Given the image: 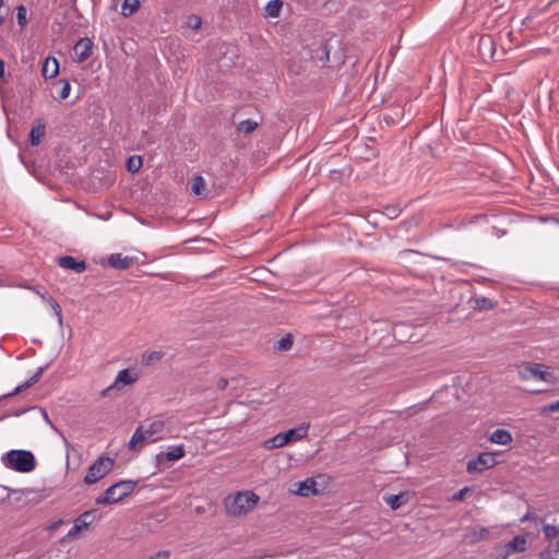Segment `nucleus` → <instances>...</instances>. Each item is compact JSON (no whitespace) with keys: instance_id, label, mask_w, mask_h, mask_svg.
Masks as SVG:
<instances>
[{"instance_id":"1","label":"nucleus","mask_w":559,"mask_h":559,"mask_svg":"<svg viewBox=\"0 0 559 559\" xmlns=\"http://www.w3.org/2000/svg\"><path fill=\"white\" fill-rule=\"evenodd\" d=\"M1 463L19 473H31L36 467L35 455L28 450H10L2 454Z\"/></svg>"},{"instance_id":"2","label":"nucleus","mask_w":559,"mask_h":559,"mask_svg":"<svg viewBox=\"0 0 559 559\" xmlns=\"http://www.w3.org/2000/svg\"><path fill=\"white\" fill-rule=\"evenodd\" d=\"M258 501L259 496L254 492L243 491L234 496H228L225 499L224 504L228 514L239 516L253 510Z\"/></svg>"},{"instance_id":"3","label":"nucleus","mask_w":559,"mask_h":559,"mask_svg":"<svg viewBox=\"0 0 559 559\" xmlns=\"http://www.w3.org/2000/svg\"><path fill=\"white\" fill-rule=\"evenodd\" d=\"M136 487V481L120 480L105 490V492L95 499L96 504L108 506L120 502L131 495Z\"/></svg>"},{"instance_id":"4","label":"nucleus","mask_w":559,"mask_h":559,"mask_svg":"<svg viewBox=\"0 0 559 559\" xmlns=\"http://www.w3.org/2000/svg\"><path fill=\"white\" fill-rule=\"evenodd\" d=\"M148 442H156L167 438L171 429L163 416H155L140 425Z\"/></svg>"},{"instance_id":"5","label":"nucleus","mask_w":559,"mask_h":559,"mask_svg":"<svg viewBox=\"0 0 559 559\" xmlns=\"http://www.w3.org/2000/svg\"><path fill=\"white\" fill-rule=\"evenodd\" d=\"M115 466V460L109 456H99L88 467L87 473L84 477L86 485H93L98 480L103 479L107 474L111 472Z\"/></svg>"},{"instance_id":"6","label":"nucleus","mask_w":559,"mask_h":559,"mask_svg":"<svg viewBox=\"0 0 559 559\" xmlns=\"http://www.w3.org/2000/svg\"><path fill=\"white\" fill-rule=\"evenodd\" d=\"M520 377L523 380H542L549 383H555L556 377L548 371V367L543 364H525L520 367Z\"/></svg>"},{"instance_id":"7","label":"nucleus","mask_w":559,"mask_h":559,"mask_svg":"<svg viewBox=\"0 0 559 559\" xmlns=\"http://www.w3.org/2000/svg\"><path fill=\"white\" fill-rule=\"evenodd\" d=\"M139 372L134 369H122L116 376L114 382L106 389L103 390L102 395L108 396L110 391H120L127 385H131L139 380Z\"/></svg>"},{"instance_id":"8","label":"nucleus","mask_w":559,"mask_h":559,"mask_svg":"<svg viewBox=\"0 0 559 559\" xmlns=\"http://www.w3.org/2000/svg\"><path fill=\"white\" fill-rule=\"evenodd\" d=\"M497 465V460L493 453L484 452L478 454L475 459L468 461L467 472L469 474L481 473L486 469L492 468Z\"/></svg>"},{"instance_id":"9","label":"nucleus","mask_w":559,"mask_h":559,"mask_svg":"<svg viewBox=\"0 0 559 559\" xmlns=\"http://www.w3.org/2000/svg\"><path fill=\"white\" fill-rule=\"evenodd\" d=\"M314 478H307L302 481L295 483L296 489H292V492L301 497H310L320 493V489L317 487Z\"/></svg>"},{"instance_id":"10","label":"nucleus","mask_w":559,"mask_h":559,"mask_svg":"<svg viewBox=\"0 0 559 559\" xmlns=\"http://www.w3.org/2000/svg\"><path fill=\"white\" fill-rule=\"evenodd\" d=\"M526 549V538L523 535H516L512 540L508 542L503 546V552L501 554L502 559H507L509 556L515 552H523Z\"/></svg>"},{"instance_id":"11","label":"nucleus","mask_w":559,"mask_h":559,"mask_svg":"<svg viewBox=\"0 0 559 559\" xmlns=\"http://www.w3.org/2000/svg\"><path fill=\"white\" fill-rule=\"evenodd\" d=\"M135 257L123 255L121 253H114L108 258V264L116 270H127L135 264Z\"/></svg>"},{"instance_id":"12","label":"nucleus","mask_w":559,"mask_h":559,"mask_svg":"<svg viewBox=\"0 0 559 559\" xmlns=\"http://www.w3.org/2000/svg\"><path fill=\"white\" fill-rule=\"evenodd\" d=\"M47 367H48V365L39 367L36 370V372L27 381H25L23 384L16 386L12 392L1 395L0 400H2L4 397L17 395L22 391H24V390L31 388L32 385H34L35 383H37L39 381V379L41 378L43 373L45 372V370L47 369Z\"/></svg>"},{"instance_id":"13","label":"nucleus","mask_w":559,"mask_h":559,"mask_svg":"<svg viewBox=\"0 0 559 559\" xmlns=\"http://www.w3.org/2000/svg\"><path fill=\"white\" fill-rule=\"evenodd\" d=\"M93 513L94 511H86L82 513L78 519H75L73 526L68 532V537H74L82 530L87 528L90 524L93 522Z\"/></svg>"},{"instance_id":"14","label":"nucleus","mask_w":559,"mask_h":559,"mask_svg":"<svg viewBox=\"0 0 559 559\" xmlns=\"http://www.w3.org/2000/svg\"><path fill=\"white\" fill-rule=\"evenodd\" d=\"M93 43L90 38L84 37L81 38L75 45H74V55L76 57V60L79 62L85 61L90 58L92 53Z\"/></svg>"},{"instance_id":"15","label":"nucleus","mask_w":559,"mask_h":559,"mask_svg":"<svg viewBox=\"0 0 559 559\" xmlns=\"http://www.w3.org/2000/svg\"><path fill=\"white\" fill-rule=\"evenodd\" d=\"M58 264L62 269L73 270L76 273H83L86 270V263L83 260H76L71 255L59 258Z\"/></svg>"},{"instance_id":"16","label":"nucleus","mask_w":559,"mask_h":559,"mask_svg":"<svg viewBox=\"0 0 559 559\" xmlns=\"http://www.w3.org/2000/svg\"><path fill=\"white\" fill-rule=\"evenodd\" d=\"M309 427V424H301L298 427L288 429L287 431L284 432L285 442L289 443L290 441L304 439L308 435Z\"/></svg>"},{"instance_id":"17","label":"nucleus","mask_w":559,"mask_h":559,"mask_svg":"<svg viewBox=\"0 0 559 559\" xmlns=\"http://www.w3.org/2000/svg\"><path fill=\"white\" fill-rule=\"evenodd\" d=\"M185 453H186V451H185L183 444H179V445L170 447L167 452H160L159 454H157L156 459L157 460L166 459L168 461L175 462V461H178L181 457H183Z\"/></svg>"},{"instance_id":"18","label":"nucleus","mask_w":559,"mask_h":559,"mask_svg":"<svg viewBox=\"0 0 559 559\" xmlns=\"http://www.w3.org/2000/svg\"><path fill=\"white\" fill-rule=\"evenodd\" d=\"M191 192L194 195L201 197V198H207L210 194L209 189L206 188V182L202 176H195L192 179L191 183Z\"/></svg>"},{"instance_id":"19","label":"nucleus","mask_w":559,"mask_h":559,"mask_svg":"<svg viewBox=\"0 0 559 559\" xmlns=\"http://www.w3.org/2000/svg\"><path fill=\"white\" fill-rule=\"evenodd\" d=\"M43 75L46 79H52L59 73V62L56 58L48 57L41 69Z\"/></svg>"},{"instance_id":"20","label":"nucleus","mask_w":559,"mask_h":559,"mask_svg":"<svg viewBox=\"0 0 559 559\" xmlns=\"http://www.w3.org/2000/svg\"><path fill=\"white\" fill-rule=\"evenodd\" d=\"M383 500L392 510H397L407 502V496L405 492L385 495L383 496Z\"/></svg>"},{"instance_id":"21","label":"nucleus","mask_w":559,"mask_h":559,"mask_svg":"<svg viewBox=\"0 0 559 559\" xmlns=\"http://www.w3.org/2000/svg\"><path fill=\"white\" fill-rule=\"evenodd\" d=\"M489 440L492 443L500 444V445H507L512 441L511 433L506 429H496Z\"/></svg>"},{"instance_id":"22","label":"nucleus","mask_w":559,"mask_h":559,"mask_svg":"<svg viewBox=\"0 0 559 559\" xmlns=\"http://www.w3.org/2000/svg\"><path fill=\"white\" fill-rule=\"evenodd\" d=\"M282 7L283 2L281 0L270 1L264 8L265 16L278 17L281 14Z\"/></svg>"},{"instance_id":"23","label":"nucleus","mask_w":559,"mask_h":559,"mask_svg":"<svg viewBox=\"0 0 559 559\" xmlns=\"http://www.w3.org/2000/svg\"><path fill=\"white\" fill-rule=\"evenodd\" d=\"M284 432H280L272 438L267 439L264 443L265 449L273 450L286 445Z\"/></svg>"},{"instance_id":"24","label":"nucleus","mask_w":559,"mask_h":559,"mask_svg":"<svg viewBox=\"0 0 559 559\" xmlns=\"http://www.w3.org/2000/svg\"><path fill=\"white\" fill-rule=\"evenodd\" d=\"M43 300L46 301L51 307L53 313L58 319L59 324L61 325L63 318L60 305L49 294H45L43 296Z\"/></svg>"},{"instance_id":"25","label":"nucleus","mask_w":559,"mask_h":559,"mask_svg":"<svg viewBox=\"0 0 559 559\" xmlns=\"http://www.w3.org/2000/svg\"><path fill=\"white\" fill-rule=\"evenodd\" d=\"M140 7L139 0H124L121 7L123 16H131Z\"/></svg>"},{"instance_id":"26","label":"nucleus","mask_w":559,"mask_h":559,"mask_svg":"<svg viewBox=\"0 0 559 559\" xmlns=\"http://www.w3.org/2000/svg\"><path fill=\"white\" fill-rule=\"evenodd\" d=\"M147 441L146 437L143 433V429L139 426L133 432L131 439L129 440L128 448L130 450H134L139 443Z\"/></svg>"},{"instance_id":"27","label":"nucleus","mask_w":559,"mask_h":559,"mask_svg":"<svg viewBox=\"0 0 559 559\" xmlns=\"http://www.w3.org/2000/svg\"><path fill=\"white\" fill-rule=\"evenodd\" d=\"M45 134V126L38 124L36 127H33L29 133V142L32 145H38L40 142V139Z\"/></svg>"},{"instance_id":"28","label":"nucleus","mask_w":559,"mask_h":559,"mask_svg":"<svg viewBox=\"0 0 559 559\" xmlns=\"http://www.w3.org/2000/svg\"><path fill=\"white\" fill-rule=\"evenodd\" d=\"M258 127V122L257 121H253L251 119H246V120H242L238 123L237 126V130L239 132H242V133H250L252 132L253 130H255Z\"/></svg>"},{"instance_id":"29","label":"nucleus","mask_w":559,"mask_h":559,"mask_svg":"<svg viewBox=\"0 0 559 559\" xmlns=\"http://www.w3.org/2000/svg\"><path fill=\"white\" fill-rule=\"evenodd\" d=\"M293 346V336L290 334H286L281 340H278L275 344V348L280 352H286L290 349Z\"/></svg>"},{"instance_id":"30","label":"nucleus","mask_w":559,"mask_h":559,"mask_svg":"<svg viewBox=\"0 0 559 559\" xmlns=\"http://www.w3.org/2000/svg\"><path fill=\"white\" fill-rule=\"evenodd\" d=\"M162 358H163L162 352L153 350V352L145 353L143 355L142 361H143V364L148 366V365L155 364L156 361L160 360Z\"/></svg>"},{"instance_id":"31","label":"nucleus","mask_w":559,"mask_h":559,"mask_svg":"<svg viewBox=\"0 0 559 559\" xmlns=\"http://www.w3.org/2000/svg\"><path fill=\"white\" fill-rule=\"evenodd\" d=\"M142 166V158L141 156L134 155L131 156L127 162V168L130 173L135 174L139 171V169Z\"/></svg>"},{"instance_id":"32","label":"nucleus","mask_w":559,"mask_h":559,"mask_svg":"<svg viewBox=\"0 0 559 559\" xmlns=\"http://www.w3.org/2000/svg\"><path fill=\"white\" fill-rule=\"evenodd\" d=\"M543 532H544L545 538L551 540V539L556 538L557 535L559 534V526L546 524L543 527Z\"/></svg>"},{"instance_id":"33","label":"nucleus","mask_w":559,"mask_h":559,"mask_svg":"<svg viewBox=\"0 0 559 559\" xmlns=\"http://www.w3.org/2000/svg\"><path fill=\"white\" fill-rule=\"evenodd\" d=\"M26 14H27V12H26V8L24 5L17 7V9H16V20H17V24L21 27H24L27 24Z\"/></svg>"},{"instance_id":"34","label":"nucleus","mask_w":559,"mask_h":559,"mask_svg":"<svg viewBox=\"0 0 559 559\" xmlns=\"http://www.w3.org/2000/svg\"><path fill=\"white\" fill-rule=\"evenodd\" d=\"M558 555H559V542L557 543L556 549L546 548L540 552L539 557H540V559H557Z\"/></svg>"},{"instance_id":"35","label":"nucleus","mask_w":559,"mask_h":559,"mask_svg":"<svg viewBox=\"0 0 559 559\" xmlns=\"http://www.w3.org/2000/svg\"><path fill=\"white\" fill-rule=\"evenodd\" d=\"M59 83H61V88L58 92V97L59 99H66L70 94L71 85L66 80H61Z\"/></svg>"},{"instance_id":"36","label":"nucleus","mask_w":559,"mask_h":559,"mask_svg":"<svg viewBox=\"0 0 559 559\" xmlns=\"http://www.w3.org/2000/svg\"><path fill=\"white\" fill-rule=\"evenodd\" d=\"M488 534H489L488 528L479 527L478 530H474L472 532V539H473V542H478V540L486 538L488 536Z\"/></svg>"},{"instance_id":"37","label":"nucleus","mask_w":559,"mask_h":559,"mask_svg":"<svg viewBox=\"0 0 559 559\" xmlns=\"http://www.w3.org/2000/svg\"><path fill=\"white\" fill-rule=\"evenodd\" d=\"M542 412L543 413H556V412H559V400L556 401V402H552L550 404L545 405L542 408Z\"/></svg>"},{"instance_id":"38","label":"nucleus","mask_w":559,"mask_h":559,"mask_svg":"<svg viewBox=\"0 0 559 559\" xmlns=\"http://www.w3.org/2000/svg\"><path fill=\"white\" fill-rule=\"evenodd\" d=\"M468 491H469V488H468V487H464V488L460 489L459 491H456V492L452 496L451 500H452V501H462V500L465 498V496H466V493H467Z\"/></svg>"},{"instance_id":"39","label":"nucleus","mask_w":559,"mask_h":559,"mask_svg":"<svg viewBox=\"0 0 559 559\" xmlns=\"http://www.w3.org/2000/svg\"><path fill=\"white\" fill-rule=\"evenodd\" d=\"M201 17L199 15L189 16L188 24L191 28L197 29L201 25Z\"/></svg>"},{"instance_id":"40","label":"nucleus","mask_w":559,"mask_h":559,"mask_svg":"<svg viewBox=\"0 0 559 559\" xmlns=\"http://www.w3.org/2000/svg\"><path fill=\"white\" fill-rule=\"evenodd\" d=\"M25 288L37 294L41 299L45 294H48L46 290H41L38 286H24Z\"/></svg>"},{"instance_id":"41","label":"nucleus","mask_w":559,"mask_h":559,"mask_svg":"<svg viewBox=\"0 0 559 559\" xmlns=\"http://www.w3.org/2000/svg\"><path fill=\"white\" fill-rule=\"evenodd\" d=\"M477 304L479 305V307L481 308H491L492 307V304L490 301V299L488 298H481V299H478L477 300Z\"/></svg>"},{"instance_id":"42","label":"nucleus","mask_w":559,"mask_h":559,"mask_svg":"<svg viewBox=\"0 0 559 559\" xmlns=\"http://www.w3.org/2000/svg\"><path fill=\"white\" fill-rule=\"evenodd\" d=\"M228 385V380L225 379V378H221L218 381H217V389L221 390V391H224Z\"/></svg>"},{"instance_id":"43","label":"nucleus","mask_w":559,"mask_h":559,"mask_svg":"<svg viewBox=\"0 0 559 559\" xmlns=\"http://www.w3.org/2000/svg\"><path fill=\"white\" fill-rule=\"evenodd\" d=\"M169 552L167 551H159L155 556L150 557V559H168Z\"/></svg>"},{"instance_id":"44","label":"nucleus","mask_w":559,"mask_h":559,"mask_svg":"<svg viewBox=\"0 0 559 559\" xmlns=\"http://www.w3.org/2000/svg\"><path fill=\"white\" fill-rule=\"evenodd\" d=\"M41 415L44 417V420L53 429H56L55 425L51 423V420L49 419V416L47 414V412L45 409H41Z\"/></svg>"},{"instance_id":"45","label":"nucleus","mask_w":559,"mask_h":559,"mask_svg":"<svg viewBox=\"0 0 559 559\" xmlns=\"http://www.w3.org/2000/svg\"><path fill=\"white\" fill-rule=\"evenodd\" d=\"M532 519H535L537 520V516H533V514L527 511L522 518H521V522H526V521H530Z\"/></svg>"},{"instance_id":"46","label":"nucleus","mask_w":559,"mask_h":559,"mask_svg":"<svg viewBox=\"0 0 559 559\" xmlns=\"http://www.w3.org/2000/svg\"><path fill=\"white\" fill-rule=\"evenodd\" d=\"M98 218L108 221L111 217V212H106L105 214L97 215Z\"/></svg>"},{"instance_id":"47","label":"nucleus","mask_w":559,"mask_h":559,"mask_svg":"<svg viewBox=\"0 0 559 559\" xmlns=\"http://www.w3.org/2000/svg\"><path fill=\"white\" fill-rule=\"evenodd\" d=\"M0 78H4V62L0 59Z\"/></svg>"},{"instance_id":"48","label":"nucleus","mask_w":559,"mask_h":559,"mask_svg":"<svg viewBox=\"0 0 559 559\" xmlns=\"http://www.w3.org/2000/svg\"><path fill=\"white\" fill-rule=\"evenodd\" d=\"M440 259H441V260H443V261H445V262L451 263L452 265H456V264H457V262H454V261H452V260H451V259H449V258H440Z\"/></svg>"},{"instance_id":"49","label":"nucleus","mask_w":559,"mask_h":559,"mask_svg":"<svg viewBox=\"0 0 559 559\" xmlns=\"http://www.w3.org/2000/svg\"><path fill=\"white\" fill-rule=\"evenodd\" d=\"M25 412H26V409H21V411L14 412L12 415L17 417V416H21L22 414H24Z\"/></svg>"},{"instance_id":"50","label":"nucleus","mask_w":559,"mask_h":559,"mask_svg":"<svg viewBox=\"0 0 559 559\" xmlns=\"http://www.w3.org/2000/svg\"><path fill=\"white\" fill-rule=\"evenodd\" d=\"M3 5V0H0V8ZM4 21V17L0 15V24H2Z\"/></svg>"}]
</instances>
